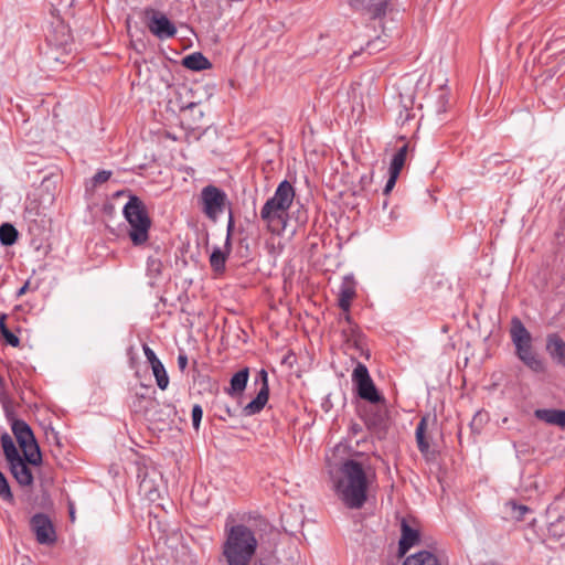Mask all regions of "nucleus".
Returning <instances> with one entry per match:
<instances>
[{"label": "nucleus", "mask_w": 565, "mask_h": 565, "mask_svg": "<svg viewBox=\"0 0 565 565\" xmlns=\"http://www.w3.org/2000/svg\"><path fill=\"white\" fill-rule=\"evenodd\" d=\"M248 376H249L248 367H244V369L239 370L238 372H236L231 379L230 387L226 390L227 394L233 396V395L242 393L246 387Z\"/></svg>", "instance_id": "nucleus-21"}, {"label": "nucleus", "mask_w": 565, "mask_h": 565, "mask_svg": "<svg viewBox=\"0 0 565 565\" xmlns=\"http://www.w3.org/2000/svg\"><path fill=\"white\" fill-rule=\"evenodd\" d=\"M546 351L557 365L565 367V341L557 333L547 334Z\"/></svg>", "instance_id": "nucleus-16"}, {"label": "nucleus", "mask_w": 565, "mask_h": 565, "mask_svg": "<svg viewBox=\"0 0 565 565\" xmlns=\"http://www.w3.org/2000/svg\"><path fill=\"white\" fill-rule=\"evenodd\" d=\"M191 416H192L193 428L195 430H198L200 427L201 420H202V416H203V409H202L201 405L195 404L192 407Z\"/></svg>", "instance_id": "nucleus-35"}, {"label": "nucleus", "mask_w": 565, "mask_h": 565, "mask_svg": "<svg viewBox=\"0 0 565 565\" xmlns=\"http://www.w3.org/2000/svg\"><path fill=\"white\" fill-rule=\"evenodd\" d=\"M339 322H344L345 326L342 328V337L345 341L348 349H354L363 352V337L356 324L352 322L351 316L344 313L343 318L339 319Z\"/></svg>", "instance_id": "nucleus-12"}, {"label": "nucleus", "mask_w": 565, "mask_h": 565, "mask_svg": "<svg viewBox=\"0 0 565 565\" xmlns=\"http://www.w3.org/2000/svg\"><path fill=\"white\" fill-rule=\"evenodd\" d=\"M178 366L183 372L188 366V356L185 354H179Z\"/></svg>", "instance_id": "nucleus-40"}, {"label": "nucleus", "mask_w": 565, "mask_h": 565, "mask_svg": "<svg viewBox=\"0 0 565 565\" xmlns=\"http://www.w3.org/2000/svg\"><path fill=\"white\" fill-rule=\"evenodd\" d=\"M158 402L154 397L146 396L145 393H136L135 401L132 403V407L135 412H142L147 414L149 407H153Z\"/></svg>", "instance_id": "nucleus-24"}, {"label": "nucleus", "mask_w": 565, "mask_h": 565, "mask_svg": "<svg viewBox=\"0 0 565 565\" xmlns=\"http://www.w3.org/2000/svg\"><path fill=\"white\" fill-rule=\"evenodd\" d=\"M0 443L1 447L3 449V454L7 461H11L12 459L21 456L11 438V436L8 433H3L0 436Z\"/></svg>", "instance_id": "nucleus-25"}, {"label": "nucleus", "mask_w": 565, "mask_h": 565, "mask_svg": "<svg viewBox=\"0 0 565 565\" xmlns=\"http://www.w3.org/2000/svg\"><path fill=\"white\" fill-rule=\"evenodd\" d=\"M49 45L54 47H65L71 41V31L63 22H57L52 26L46 35Z\"/></svg>", "instance_id": "nucleus-17"}, {"label": "nucleus", "mask_w": 565, "mask_h": 565, "mask_svg": "<svg viewBox=\"0 0 565 565\" xmlns=\"http://www.w3.org/2000/svg\"><path fill=\"white\" fill-rule=\"evenodd\" d=\"M152 369V373L156 377V382H157V385L160 390H166L169 385V376L167 374V371L162 364V362L160 363H154V365L151 366Z\"/></svg>", "instance_id": "nucleus-27"}, {"label": "nucleus", "mask_w": 565, "mask_h": 565, "mask_svg": "<svg viewBox=\"0 0 565 565\" xmlns=\"http://www.w3.org/2000/svg\"><path fill=\"white\" fill-rule=\"evenodd\" d=\"M256 382H260V388L254 399H252L244 408L243 413L246 416H252L258 414L268 402L269 397V385H268V374L262 369L258 374Z\"/></svg>", "instance_id": "nucleus-10"}, {"label": "nucleus", "mask_w": 565, "mask_h": 565, "mask_svg": "<svg viewBox=\"0 0 565 565\" xmlns=\"http://www.w3.org/2000/svg\"><path fill=\"white\" fill-rule=\"evenodd\" d=\"M162 262L159 258L149 256L147 259V274L151 278H157L162 273Z\"/></svg>", "instance_id": "nucleus-29"}, {"label": "nucleus", "mask_w": 565, "mask_h": 565, "mask_svg": "<svg viewBox=\"0 0 565 565\" xmlns=\"http://www.w3.org/2000/svg\"><path fill=\"white\" fill-rule=\"evenodd\" d=\"M407 152H408V145L405 143L393 156L391 166H390V171L401 173V171L405 164V161H406Z\"/></svg>", "instance_id": "nucleus-26"}, {"label": "nucleus", "mask_w": 565, "mask_h": 565, "mask_svg": "<svg viewBox=\"0 0 565 565\" xmlns=\"http://www.w3.org/2000/svg\"><path fill=\"white\" fill-rule=\"evenodd\" d=\"M7 318H8L7 313L0 315V331L2 330V328H8L6 324Z\"/></svg>", "instance_id": "nucleus-43"}, {"label": "nucleus", "mask_w": 565, "mask_h": 565, "mask_svg": "<svg viewBox=\"0 0 565 565\" xmlns=\"http://www.w3.org/2000/svg\"><path fill=\"white\" fill-rule=\"evenodd\" d=\"M256 532L245 524L226 523L222 555L227 565H249L256 555Z\"/></svg>", "instance_id": "nucleus-2"}, {"label": "nucleus", "mask_w": 565, "mask_h": 565, "mask_svg": "<svg viewBox=\"0 0 565 565\" xmlns=\"http://www.w3.org/2000/svg\"><path fill=\"white\" fill-rule=\"evenodd\" d=\"M370 466L350 459L341 467V478L335 484L337 493L350 509H360L367 499L369 483L374 478Z\"/></svg>", "instance_id": "nucleus-1"}, {"label": "nucleus", "mask_w": 565, "mask_h": 565, "mask_svg": "<svg viewBox=\"0 0 565 565\" xmlns=\"http://www.w3.org/2000/svg\"><path fill=\"white\" fill-rule=\"evenodd\" d=\"M405 565H440L436 555L428 551H420L405 558Z\"/></svg>", "instance_id": "nucleus-22"}, {"label": "nucleus", "mask_w": 565, "mask_h": 565, "mask_svg": "<svg viewBox=\"0 0 565 565\" xmlns=\"http://www.w3.org/2000/svg\"><path fill=\"white\" fill-rule=\"evenodd\" d=\"M352 381L356 386L358 395L372 404H376L383 399L376 390L367 367L358 363L352 373Z\"/></svg>", "instance_id": "nucleus-8"}, {"label": "nucleus", "mask_w": 565, "mask_h": 565, "mask_svg": "<svg viewBox=\"0 0 565 565\" xmlns=\"http://www.w3.org/2000/svg\"><path fill=\"white\" fill-rule=\"evenodd\" d=\"M19 233L17 228L10 223L0 225V243L3 246H11L18 239Z\"/></svg>", "instance_id": "nucleus-23"}, {"label": "nucleus", "mask_w": 565, "mask_h": 565, "mask_svg": "<svg viewBox=\"0 0 565 565\" xmlns=\"http://www.w3.org/2000/svg\"><path fill=\"white\" fill-rule=\"evenodd\" d=\"M295 189L287 180L281 181L274 195L268 199L260 210V218L268 231L275 233L284 227L286 215L295 199Z\"/></svg>", "instance_id": "nucleus-3"}, {"label": "nucleus", "mask_w": 565, "mask_h": 565, "mask_svg": "<svg viewBox=\"0 0 565 565\" xmlns=\"http://www.w3.org/2000/svg\"><path fill=\"white\" fill-rule=\"evenodd\" d=\"M510 337L518 359L535 373L545 372V363L533 348L532 335L518 317L511 320Z\"/></svg>", "instance_id": "nucleus-5"}, {"label": "nucleus", "mask_w": 565, "mask_h": 565, "mask_svg": "<svg viewBox=\"0 0 565 565\" xmlns=\"http://www.w3.org/2000/svg\"><path fill=\"white\" fill-rule=\"evenodd\" d=\"M143 353L151 366L154 365V363L157 364L161 362L154 351L146 344L143 345Z\"/></svg>", "instance_id": "nucleus-37"}, {"label": "nucleus", "mask_w": 565, "mask_h": 565, "mask_svg": "<svg viewBox=\"0 0 565 565\" xmlns=\"http://www.w3.org/2000/svg\"><path fill=\"white\" fill-rule=\"evenodd\" d=\"M426 427V418H422L416 427V441L420 452H426L429 449V444L425 437Z\"/></svg>", "instance_id": "nucleus-28"}, {"label": "nucleus", "mask_w": 565, "mask_h": 565, "mask_svg": "<svg viewBox=\"0 0 565 565\" xmlns=\"http://www.w3.org/2000/svg\"><path fill=\"white\" fill-rule=\"evenodd\" d=\"M419 542L418 530L412 527L408 522L403 519L401 522V539L398 542V555L404 556L411 547Z\"/></svg>", "instance_id": "nucleus-14"}, {"label": "nucleus", "mask_w": 565, "mask_h": 565, "mask_svg": "<svg viewBox=\"0 0 565 565\" xmlns=\"http://www.w3.org/2000/svg\"><path fill=\"white\" fill-rule=\"evenodd\" d=\"M7 344L18 348L20 345V339L9 328H2L0 331Z\"/></svg>", "instance_id": "nucleus-32"}, {"label": "nucleus", "mask_w": 565, "mask_h": 565, "mask_svg": "<svg viewBox=\"0 0 565 565\" xmlns=\"http://www.w3.org/2000/svg\"><path fill=\"white\" fill-rule=\"evenodd\" d=\"M70 515H71V519L74 520L75 519V515H74V509L71 507L70 509Z\"/></svg>", "instance_id": "nucleus-44"}, {"label": "nucleus", "mask_w": 565, "mask_h": 565, "mask_svg": "<svg viewBox=\"0 0 565 565\" xmlns=\"http://www.w3.org/2000/svg\"><path fill=\"white\" fill-rule=\"evenodd\" d=\"M111 177V171L108 170H100L92 178V184L93 186H97L102 183L107 182Z\"/></svg>", "instance_id": "nucleus-34"}, {"label": "nucleus", "mask_w": 565, "mask_h": 565, "mask_svg": "<svg viewBox=\"0 0 565 565\" xmlns=\"http://www.w3.org/2000/svg\"><path fill=\"white\" fill-rule=\"evenodd\" d=\"M511 505H512L513 516L516 520H522L524 518V515L530 512V509L526 505L516 504V503H512Z\"/></svg>", "instance_id": "nucleus-36"}, {"label": "nucleus", "mask_w": 565, "mask_h": 565, "mask_svg": "<svg viewBox=\"0 0 565 565\" xmlns=\"http://www.w3.org/2000/svg\"><path fill=\"white\" fill-rule=\"evenodd\" d=\"M356 295L355 281L352 277L345 276L339 288L338 306L344 312L349 313L351 301Z\"/></svg>", "instance_id": "nucleus-15"}, {"label": "nucleus", "mask_w": 565, "mask_h": 565, "mask_svg": "<svg viewBox=\"0 0 565 565\" xmlns=\"http://www.w3.org/2000/svg\"><path fill=\"white\" fill-rule=\"evenodd\" d=\"M403 565H405V562L403 563Z\"/></svg>", "instance_id": "nucleus-45"}, {"label": "nucleus", "mask_w": 565, "mask_h": 565, "mask_svg": "<svg viewBox=\"0 0 565 565\" xmlns=\"http://www.w3.org/2000/svg\"><path fill=\"white\" fill-rule=\"evenodd\" d=\"M122 214L129 225L128 237L132 245H145L149 239L152 222L143 201L137 195H130L122 209Z\"/></svg>", "instance_id": "nucleus-4"}, {"label": "nucleus", "mask_w": 565, "mask_h": 565, "mask_svg": "<svg viewBox=\"0 0 565 565\" xmlns=\"http://www.w3.org/2000/svg\"><path fill=\"white\" fill-rule=\"evenodd\" d=\"M231 253L230 235L226 237L224 249L214 247L210 256V265L215 273H223Z\"/></svg>", "instance_id": "nucleus-19"}, {"label": "nucleus", "mask_w": 565, "mask_h": 565, "mask_svg": "<svg viewBox=\"0 0 565 565\" xmlns=\"http://www.w3.org/2000/svg\"><path fill=\"white\" fill-rule=\"evenodd\" d=\"M0 498L4 501L11 502L13 494L6 476L0 471Z\"/></svg>", "instance_id": "nucleus-31"}, {"label": "nucleus", "mask_w": 565, "mask_h": 565, "mask_svg": "<svg viewBox=\"0 0 565 565\" xmlns=\"http://www.w3.org/2000/svg\"><path fill=\"white\" fill-rule=\"evenodd\" d=\"M31 527L40 544H52L55 542V531L47 515L36 513L31 519Z\"/></svg>", "instance_id": "nucleus-11"}, {"label": "nucleus", "mask_w": 565, "mask_h": 565, "mask_svg": "<svg viewBox=\"0 0 565 565\" xmlns=\"http://www.w3.org/2000/svg\"><path fill=\"white\" fill-rule=\"evenodd\" d=\"M11 429L29 465L40 466L42 452L31 427L22 419H14Z\"/></svg>", "instance_id": "nucleus-6"}, {"label": "nucleus", "mask_w": 565, "mask_h": 565, "mask_svg": "<svg viewBox=\"0 0 565 565\" xmlns=\"http://www.w3.org/2000/svg\"><path fill=\"white\" fill-rule=\"evenodd\" d=\"M534 416L548 425H555L565 428V411L555 408H539L534 411Z\"/></svg>", "instance_id": "nucleus-18"}, {"label": "nucleus", "mask_w": 565, "mask_h": 565, "mask_svg": "<svg viewBox=\"0 0 565 565\" xmlns=\"http://www.w3.org/2000/svg\"><path fill=\"white\" fill-rule=\"evenodd\" d=\"M563 521H565V518L564 516H559L555 522H552L551 523V529L554 531V533L556 534H562L565 532V524L562 525L559 529H558V525H561V523H563Z\"/></svg>", "instance_id": "nucleus-39"}, {"label": "nucleus", "mask_w": 565, "mask_h": 565, "mask_svg": "<svg viewBox=\"0 0 565 565\" xmlns=\"http://www.w3.org/2000/svg\"><path fill=\"white\" fill-rule=\"evenodd\" d=\"M25 457L19 456L11 461H8L9 469L13 478L20 486L26 487L33 483V475L31 469L28 467Z\"/></svg>", "instance_id": "nucleus-13"}, {"label": "nucleus", "mask_w": 565, "mask_h": 565, "mask_svg": "<svg viewBox=\"0 0 565 565\" xmlns=\"http://www.w3.org/2000/svg\"><path fill=\"white\" fill-rule=\"evenodd\" d=\"M233 227H234L233 215H232V212H230V220H228V224H227V235H226V237L228 235L231 236Z\"/></svg>", "instance_id": "nucleus-42"}, {"label": "nucleus", "mask_w": 565, "mask_h": 565, "mask_svg": "<svg viewBox=\"0 0 565 565\" xmlns=\"http://www.w3.org/2000/svg\"><path fill=\"white\" fill-rule=\"evenodd\" d=\"M390 178L385 184V188H384V194H388L393 188L395 186V183H396V180L399 175V173H396V172H393V171H390Z\"/></svg>", "instance_id": "nucleus-38"}, {"label": "nucleus", "mask_w": 565, "mask_h": 565, "mask_svg": "<svg viewBox=\"0 0 565 565\" xmlns=\"http://www.w3.org/2000/svg\"><path fill=\"white\" fill-rule=\"evenodd\" d=\"M387 8L386 1H380L370 8V14L373 19L381 18L385 14Z\"/></svg>", "instance_id": "nucleus-33"}, {"label": "nucleus", "mask_w": 565, "mask_h": 565, "mask_svg": "<svg viewBox=\"0 0 565 565\" xmlns=\"http://www.w3.org/2000/svg\"><path fill=\"white\" fill-rule=\"evenodd\" d=\"M182 65L191 71H204L212 67L211 62L201 53L194 52L183 57Z\"/></svg>", "instance_id": "nucleus-20"}, {"label": "nucleus", "mask_w": 565, "mask_h": 565, "mask_svg": "<svg viewBox=\"0 0 565 565\" xmlns=\"http://www.w3.org/2000/svg\"><path fill=\"white\" fill-rule=\"evenodd\" d=\"M199 201L202 212L213 222H215L224 212L225 206L228 203L226 193L222 189L212 184H209L201 190Z\"/></svg>", "instance_id": "nucleus-7"}, {"label": "nucleus", "mask_w": 565, "mask_h": 565, "mask_svg": "<svg viewBox=\"0 0 565 565\" xmlns=\"http://www.w3.org/2000/svg\"><path fill=\"white\" fill-rule=\"evenodd\" d=\"M143 14L148 30L158 39H170L177 34L175 25L162 12L146 8Z\"/></svg>", "instance_id": "nucleus-9"}, {"label": "nucleus", "mask_w": 565, "mask_h": 565, "mask_svg": "<svg viewBox=\"0 0 565 565\" xmlns=\"http://www.w3.org/2000/svg\"><path fill=\"white\" fill-rule=\"evenodd\" d=\"M385 422V414L382 411H377L374 414H370L369 417L365 418V423L370 428H381Z\"/></svg>", "instance_id": "nucleus-30"}, {"label": "nucleus", "mask_w": 565, "mask_h": 565, "mask_svg": "<svg viewBox=\"0 0 565 565\" xmlns=\"http://www.w3.org/2000/svg\"><path fill=\"white\" fill-rule=\"evenodd\" d=\"M29 286H30V281H25L23 284V286L17 291V298H20L22 297L29 289Z\"/></svg>", "instance_id": "nucleus-41"}]
</instances>
